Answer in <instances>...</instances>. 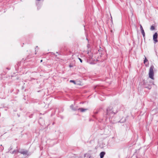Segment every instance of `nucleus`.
Segmentation results:
<instances>
[{"mask_svg":"<svg viewBox=\"0 0 158 158\" xmlns=\"http://www.w3.org/2000/svg\"><path fill=\"white\" fill-rule=\"evenodd\" d=\"M118 111L116 108L115 107H112L111 106L108 107L106 109V112L104 114L103 119L105 118V120H106L108 118L110 121V119L114 117Z\"/></svg>","mask_w":158,"mask_h":158,"instance_id":"1","label":"nucleus"},{"mask_svg":"<svg viewBox=\"0 0 158 158\" xmlns=\"http://www.w3.org/2000/svg\"><path fill=\"white\" fill-rule=\"evenodd\" d=\"M154 69L155 68L153 65H152L150 66L148 73L149 77L152 80L154 79Z\"/></svg>","mask_w":158,"mask_h":158,"instance_id":"2","label":"nucleus"},{"mask_svg":"<svg viewBox=\"0 0 158 158\" xmlns=\"http://www.w3.org/2000/svg\"><path fill=\"white\" fill-rule=\"evenodd\" d=\"M143 84L144 87L145 88L148 89H151L152 85L151 84L148 83L147 81H143Z\"/></svg>","mask_w":158,"mask_h":158,"instance_id":"3","label":"nucleus"},{"mask_svg":"<svg viewBox=\"0 0 158 158\" xmlns=\"http://www.w3.org/2000/svg\"><path fill=\"white\" fill-rule=\"evenodd\" d=\"M28 151L27 150H25L24 149H21L19 150V153H20L21 154H22L24 156H28Z\"/></svg>","mask_w":158,"mask_h":158,"instance_id":"4","label":"nucleus"},{"mask_svg":"<svg viewBox=\"0 0 158 158\" xmlns=\"http://www.w3.org/2000/svg\"><path fill=\"white\" fill-rule=\"evenodd\" d=\"M158 37L157 33L156 32L153 35V40L154 41V43L156 44L158 42V41L157 40V38Z\"/></svg>","mask_w":158,"mask_h":158,"instance_id":"5","label":"nucleus"},{"mask_svg":"<svg viewBox=\"0 0 158 158\" xmlns=\"http://www.w3.org/2000/svg\"><path fill=\"white\" fill-rule=\"evenodd\" d=\"M70 108L74 111H76L78 110V108L77 107H74V106L72 104L70 106Z\"/></svg>","mask_w":158,"mask_h":158,"instance_id":"6","label":"nucleus"},{"mask_svg":"<svg viewBox=\"0 0 158 158\" xmlns=\"http://www.w3.org/2000/svg\"><path fill=\"white\" fill-rule=\"evenodd\" d=\"M105 154L106 153L104 152H101L100 154V158H103Z\"/></svg>","mask_w":158,"mask_h":158,"instance_id":"7","label":"nucleus"},{"mask_svg":"<svg viewBox=\"0 0 158 158\" xmlns=\"http://www.w3.org/2000/svg\"><path fill=\"white\" fill-rule=\"evenodd\" d=\"M87 110V109L80 108L78 109V110L80 111L81 112H84L86 111Z\"/></svg>","mask_w":158,"mask_h":158,"instance_id":"8","label":"nucleus"},{"mask_svg":"<svg viewBox=\"0 0 158 158\" xmlns=\"http://www.w3.org/2000/svg\"><path fill=\"white\" fill-rule=\"evenodd\" d=\"M148 82V83H149L150 84H151V85H154V82L153 81H152V80H150L149 79H148L146 80Z\"/></svg>","mask_w":158,"mask_h":158,"instance_id":"9","label":"nucleus"},{"mask_svg":"<svg viewBox=\"0 0 158 158\" xmlns=\"http://www.w3.org/2000/svg\"><path fill=\"white\" fill-rule=\"evenodd\" d=\"M19 150H14L12 152H10L12 154H14L15 153H17L19 152Z\"/></svg>","mask_w":158,"mask_h":158,"instance_id":"10","label":"nucleus"},{"mask_svg":"<svg viewBox=\"0 0 158 158\" xmlns=\"http://www.w3.org/2000/svg\"><path fill=\"white\" fill-rule=\"evenodd\" d=\"M98 111H94V115H93V117L96 118V116H95V115H96V114H97L98 113Z\"/></svg>","mask_w":158,"mask_h":158,"instance_id":"11","label":"nucleus"},{"mask_svg":"<svg viewBox=\"0 0 158 158\" xmlns=\"http://www.w3.org/2000/svg\"><path fill=\"white\" fill-rule=\"evenodd\" d=\"M145 57V59L143 60V63L144 64H145V63L147 62L148 61V60L147 59L146 57L145 56H144Z\"/></svg>","mask_w":158,"mask_h":158,"instance_id":"12","label":"nucleus"},{"mask_svg":"<svg viewBox=\"0 0 158 158\" xmlns=\"http://www.w3.org/2000/svg\"><path fill=\"white\" fill-rule=\"evenodd\" d=\"M155 29V27L154 26L152 25L151 26L150 29L152 31L154 30Z\"/></svg>","mask_w":158,"mask_h":158,"instance_id":"13","label":"nucleus"},{"mask_svg":"<svg viewBox=\"0 0 158 158\" xmlns=\"http://www.w3.org/2000/svg\"><path fill=\"white\" fill-rule=\"evenodd\" d=\"M70 82L73 83L75 85H76V83L74 80H71L70 81Z\"/></svg>","mask_w":158,"mask_h":158,"instance_id":"14","label":"nucleus"},{"mask_svg":"<svg viewBox=\"0 0 158 158\" xmlns=\"http://www.w3.org/2000/svg\"><path fill=\"white\" fill-rule=\"evenodd\" d=\"M86 156H87V157H89V158L90 157V156L89 155L87 154H85V155H84V157H85Z\"/></svg>","mask_w":158,"mask_h":158,"instance_id":"15","label":"nucleus"},{"mask_svg":"<svg viewBox=\"0 0 158 158\" xmlns=\"http://www.w3.org/2000/svg\"><path fill=\"white\" fill-rule=\"evenodd\" d=\"M98 52H99V54H101L102 55V53L101 52L100 53V52L101 51V49H99L98 50Z\"/></svg>","mask_w":158,"mask_h":158,"instance_id":"16","label":"nucleus"},{"mask_svg":"<svg viewBox=\"0 0 158 158\" xmlns=\"http://www.w3.org/2000/svg\"><path fill=\"white\" fill-rule=\"evenodd\" d=\"M140 30H141V31H142V30H144L143 29V28L142 27V26L140 25Z\"/></svg>","mask_w":158,"mask_h":158,"instance_id":"17","label":"nucleus"},{"mask_svg":"<svg viewBox=\"0 0 158 158\" xmlns=\"http://www.w3.org/2000/svg\"><path fill=\"white\" fill-rule=\"evenodd\" d=\"M141 31V33H142V35H143V34L144 35V34H145V32H144V30Z\"/></svg>","mask_w":158,"mask_h":158,"instance_id":"18","label":"nucleus"},{"mask_svg":"<svg viewBox=\"0 0 158 158\" xmlns=\"http://www.w3.org/2000/svg\"><path fill=\"white\" fill-rule=\"evenodd\" d=\"M78 59L80 60V61L81 63L82 62V59H81L80 58H78Z\"/></svg>","mask_w":158,"mask_h":158,"instance_id":"19","label":"nucleus"},{"mask_svg":"<svg viewBox=\"0 0 158 158\" xmlns=\"http://www.w3.org/2000/svg\"><path fill=\"white\" fill-rule=\"evenodd\" d=\"M12 149V146H10L9 148V151H10V150Z\"/></svg>","mask_w":158,"mask_h":158,"instance_id":"20","label":"nucleus"},{"mask_svg":"<svg viewBox=\"0 0 158 158\" xmlns=\"http://www.w3.org/2000/svg\"><path fill=\"white\" fill-rule=\"evenodd\" d=\"M37 6H38V7L37 8V9L38 10H39L40 9V7H39V6L38 5H37Z\"/></svg>","mask_w":158,"mask_h":158,"instance_id":"21","label":"nucleus"},{"mask_svg":"<svg viewBox=\"0 0 158 158\" xmlns=\"http://www.w3.org/2000/svg\"><path fill=\"white\" fill-rule=\"evenodd\" d=\"M143 35V37L144 38V37H145V34H144V35H143H143Z\"/></svg>","mask_w":158,"mask_h":158,"instance_id":"22","label":"nucleus"},{"mask_svg":"<svg viewBox=\"0 0 158 158\" xmlns=\"http://www.w3.org/2000/svg\"><path fill=\"white\" fill-rule=\"evenodd\" d=\"M69 66V67H72V65H70Z\"/></svg>","mask_w":158,"mask_h":158,"instance_id":"23","label":"nucleus"},{"mask_svg":"<svg viewBox=\"0 0 158 158\" xmlns=\"http://www.w3.org/2000/svg\"><path fill=\"white\" fill-rule=\"evenodd\" d=\"M86 39L87 40H88V42L89 41V40L87 38H86Z\"/></svg>","mask_w":158,"mask_h":158,"instance_id":"24","label":"nucleus"},{"mask_svg":"<svg viewBox=\"0 0 158 158\" xmlns=\"http://www.w3.org/2000/svg\"><path fill=\"white\" fill-rule=\"evenodd\" d=\"M42 61H43V60H40V62H42Z\"/></svg>","mask_w":158,"mask_h":158,"instance_id":"25","label":"nucleus"},{"mask_svg":"<svg viewBox=\"0 0 158 158\" xmlns=\"http://www.w3.org/2000/svg\"><path fill=\"white\" fill-rule=\"evenodd\" d=\"M7 69H9V68H7Z\"/></svg>","mask_w":158,"mask_h":158,"instance_id":"26","label":"nucleus"},{"mask_svg":"<svg viewBox=\"0 0 158 158\" xmlns=\"http://www.w3.org/2000/svg\"><path fill=\"white\" fill-rule=\"evenodd\" d=\"M88 53H89V52H88L87 54H88Z\"/></svg>","mask_w":158,"mask_h":158,"instance_id":"27","label":"nucleus"},{"mask_svg":"<svg viewBox=\"0 0 158 158\" xmlns=\"http://www.w3.org/2000/svg\"><path fill=\"white\" fill-rule=\"evenodd\" d=\"M37 47H38V46H37L36 47V48H37Z\"/></svg>","mask_w":158,"mask_h":158,"instance_id":"28","label":"nucleus"}]
</instances>
